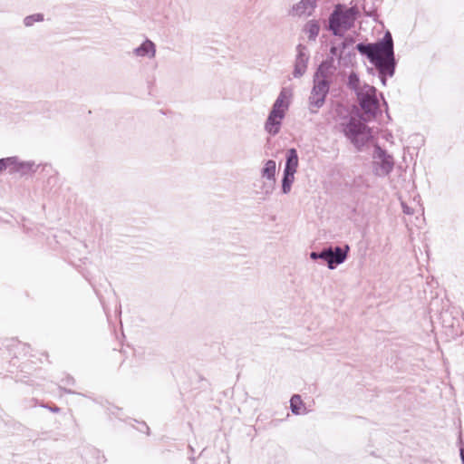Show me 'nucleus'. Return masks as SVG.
<instances>
[{
  "label": "nucleus",
  "instance_id": "obj_20",
  "mask_svg": "<svg viewBox=\"0 0 464 464\" xmlns=\"http://www.w3.org/2000/svg\"><path fill=\"white\" fill-rule=\"evenodd\" d=\"M44 21V15L42 14H31V15H28L26 16L24 19V24L26 26V27H30L32 26L34 23L36 22H42Z\"/></svg>",
  "mask_w": 464,
  "mask_h": 464
},
{
  "label": "nucleus",
  "instance_id": "obj_22",
  "mask_svg": "<svg viewBox=\"0 0 464 464\" xmlns=\"http://www.w3.org/2000/svg\"><path fill=\"white\" fill-rule=\"evenodd\" d=\"M403 213L406 215H412L413 209L410 207H408L405 203H401Z\"/></svg>",
  "mask_w": 464,
  "mask_h": 464
},
{
  "label": "nucleus",
  "instance_id": "obj_3",
  "mask_svg": "<svg viewBox=\"0 0 464 464\" xmlns=\"http://www.w3.org/2000/svg\"><path fill=\"white\" fill-rule=\"evenodd\" d=\"M367 118L362 115L351 116L341 123L344 136L358 149L362 147L372 137L370 128L365 124Z\"/></svg>",
  "mask_w": 464,
  "mask_h": 464
},
{
  "label": "nucleus",
  "instance_id": "obj_11",
  "mask_svg": "<svg viewBox=\"0 0 464 464\" xmlns=\"http://www.w3.org/2000/svg\"><path fill=\"white\" fill-rule=\"evenodd\" d=\"M275 172H276V162L274 160H268L266 163L265 169H263V177L266 175L267 181L263 184V188H266V193H270L275 186Z\"/></svg>",
  "mask_w": 464,
  "mask_h": 464
},
{
  "label": "nucleus",
  "instance_id": "obj_7",
  "mask_svg": "<svg viewBox=\"0 0 464 464\" xmlns=\"http://www.w3.org/2000/svg\"><path fill=\"white\" fill-rule=\"evenodd\" d=\"M373 158V171L376 176L385 177L389 175L394 167L393 157L387 153L379 145H375L372 153Z\"/></svg>",
  "mask_w": 464,
  "mask_h": 464
},
{
  "label": "nucleus",
  "instance_id": "obj_28",
  "mask_svg": "<svg viewBox=\"0 0 464 464\" xmlns=\"http://www.w3.org/2000/svg\"><path fill=\"white\" fill-rule=\"evenodd\" d=\"M52 411H54V412H57L59 411V408L55 407V408L52 409Z\"/></svg>",
  "mask_w": 464,
  "mask_h": 464
},
{
  "label": "nucleus",
  "instance_id": "obj_13",
  "mask_svg": "<svg viewBox=\"0 0 464 464\" xmlns=\"http://www.w3.org/2000/svg\"><path fill=\"white\" fill-rule=\"evenodd\" d=\"M316 6V0H301L294 5L293 10L297 15L311 14Z\"/></svg>",
  "mask_w": 464,
  "mask_h": 464
},
{
  "label": "nucleus",
  "instance_id": "obj_5",
  "mask_svg": "<svg viewBox=\"0 0 464 464\" xmlns=\"http://www.w3.org/2000/svg\"><path fill=\"white\" fill-rule=\"evenodd\" d=\"M355 20L353 8L344 11L336 8L329 17V29L336 36H342L353 24Z\"/></svg>",
  "mask_w": 464,
  "mask_h": 464
},
{
  "label": "nucleus",
  "instance_id": "obj_27",
  "mask_svg": "<svg viewBox=\"0 0 464 464\" xmlns=\"http://www.w3.org/2000/svg\"><path fill=\"white\" fill-rule=\"evenodd\" d=\"M73 383H74V380H73V378H72V377H68V378L66 379V384H68V385H69V384H73Z\"/></svg>",
  "mask_w": 464,
  "mask_h": 464
},
{
  "label": "nucleus",
  "instance_id": "obj_29",
  "mask_svg": "<svg viewBox=\"0 0 464 464\" xmlns=\"http://www.w3.org/2000/svg\"><path fill=\"white\" fill-rule=\"evenodd\" d=\"M64 391H65L66 392H68V393H72V391H70V390H66V389H65Z\"/></svg>",
  "mask_w": 464,
  "mask_h": 464
},
{
  "label": "nucleus",
  "instance_id": "obj_4",
  "mask_svg": "<svg viewBox=\"0 0 464 464\" xmlns=\"http://www.w3.org/2000/svg\"><path fill=\"white\" fill-rule=\"evenodd\" d=\"M286 99V91L283 89L274 102L265 124V130L271 135H276L280 130L282 121L285 118V111L288 110L289 106Z\"/></svg>",
  "mask_w": 464,
  "mask_h": 464
},
{
  "label": "nucleus",
  "instance_id": "obj_1",
  "mask_svg": "<svg viewBox=\"0 0 464 464\" xmlns=\"http://www.w3.org/2000/svg\"><path fill=\"white\" fill-rule=\"evenodd\" d=\"M356 49L360 53L365 55L375 67L388 65L392 70V65H396L393 40L390 32H386L383 37L376 43L358 44Z\"/></svg>",
  "mask_w": 464,
  "mask_h": 464
},
{
  "label": "nucleus",
  "instance_id": "obj_25",
  "mask_svg": "<svg viewBox=\"0 0 464 464\" xmlns=\"http://www.w3.org/2000/svg\"><path fill=\"white\" fill-rule=\"evenodd\" d=\"M352 43H353V41L351 40V41L349 42V44H352ZM341 45H342V49H343V50H344V49L347 47V45H348V42H347V40H344V41L341 44Z\"/></svg>",
  "mask_w": 464,
  "mask_h": 464
},
{
  "label": "nucleus",
  "instance_id": "obj_19",
  "mask_svg": "<svg viewBox=\"0 0 464 464\" xmlns=\"http://www.w3.org/2000/svg\"><path fill=\"white\" fill-rule=\"evenodd\" d=\"M347 85L351 90L354 91L356 94L361 91L362 87H360V79L357 73L353 72L350 73Z\"/></svg>",
  "mask_w": 464,
  "mask_h": 464
},
{
  "label": "nucleus",
  "instance_id": "obj_21",
  "mask_svg": "<svg viewBox=\"0 0 464 464\" xmlns=\"http://www.w3.org/2000/svg\"><path fill=\"white\" fill-rule=\"evenodd\" d=\"M310 258L313 259V260H316V259H323L324 260V255H323V250L321 252H311L310 253Z\"/></svg>",
  "mask_w": 464,
  "mask_h": 464
},
{
  "label": "nucleus",
  "instance_id": "obj_18",
  "mask_svg": "<svg viewBox=\"0 0 464 464\" xmlns=\"http://www.w3.org/2000/svg\"><path fill=\"white\" fill-rule=\"evenodd\" d=\"M305 31L310 40H314L319 34L320 26L314 21H309L305 25Z\"/></svg>",
  "mask_w": 464,
  "mask_h": 464
},
{
  "label": "nucleus",
  "instance_id": "obj_12",
  "mask_svg": "<svg viewBox=\"0 0 464 464\" xmlns=\"http://www.w3.org/2000/svg\"><path fill=\"white\" fill-rule=\"evenodd\" d=\"M133 54L138 57L154 58L156 54V45L152 41L146 39L140 46L133 50Z\"/></svg>",
  "mask_w": 464,
  "mask_h": 464
},
{
  "label": "nucleus",
  "instance_id": "obj_24",
  "mask_svg": "<svg viewBox=\"0 0 464 464\" xmlns=\"http://www.w3.org/2000/svg\"><path fill=\"white\" fill-rule=\"evenodd\" d=\"M330 53L331 54L334 55V56H337L339 55V47L338 46H334L333 45L330 49Z\"/></svg>",
  "mask_w": 464,
  "mask_h": 464
},
{
  "label": "nucleus",
  "instance_id": "obj_6",
  "mask_svg": "<svg viewBox=\"0 0 464 464\" xmlns=\"http://www.w3.org/2000/svg\"><path fill=\"white\" fill-rule=\"evenodd\" d=\"M359 104L365 118L370 119L376 116L379 111V101L377 98V89L374 86L364 84L357 93Z\"/></svg>",
  "mask_w": 464,
  "mask_h": 464
},
{
  "label": "nucleus",
  "instance_id": "obj_16",
  "mask_svg": "<svg viewBox=\"0 0 464 464\" xmlns=\"http://www.w3.org/2000/svg\"><path fill=\"white\" fill-rule=\"evenodd\" d=\"M395 67L396 65H392V69L391 70L388 65L381 66V67H375L378 71L379 78L382 83V85H386L387 82V77H392L395 72Z\"/></svg>",
  "mask_w": 464,
  "mask_h": 464
},
{
  "label": "nucleus",
  "instance_id": "obj_2",
  "mask_svg": "<svg viewBox=\"0 0 464 464\" xmlns=\"http://www.w3.org/2000/svg\"><path fill=\"white\" fill-rule=\"evenodd\" d=\"M333 63V58L323 62L314 76V86L309 96V109L312 113H316L325 102L329 92L330 82L328 81L329 69Z\"/></svg>",
  "mask_w": 464,
  "mask_h": 464
},
{
  "label": "nucleus",
  "instance_id": "obj_8",
  "mask_svg": "<svg viewBox=\"0 0 464 464\" xmlns=\"http://www.w3.org/2000/svg\"><path fill=\"white\" fill-rule=\"evenodd\" d=\"M349 249L348 245H345L344 248L340 246L324 248V260L327 263L328 268L334 269L338 265L343 264L347 258Z\"/></svg>",
  "mask_w": 464,
  "mask_h": 464
},
{
  "label": "nucleus",
  "instance_id": "obj_15",
  "mask_svg": "<svg viewBox=\"0 0 464 464\" xmlns=\"http://www.w3.org/2000/svg\"><path fill=\"white\" fill-rule=\"evenodd\" d=\"M297 166H298L297 151L295 149H290L287 151L286 161H285V166L284 170L287 171V172L295 173Z\"/></svg>",
  "mask_w": 464,
  "mask_h": 464
},
{
  "label": "nucleus",
  "instance_id": "obj_10",
  "mask_svg": "<svg viewBox=\"0 0 464 464\" xmlns=\"http://www.w3.org/2000/svg\"><path fill=\"white\" fill-rule=\"evenodd\" d=\"M304 47L298 45V53L295 60L294 76L298 78L304 75L307 68L308 56L304 52Z\"/></svg>",
  "mask_w": 464,
  "mask_h": 464
},
{
  "label": "nucleus",
  "instance_id": "obj_9",
  "mask_svg": "<svg viewBox=\"0 0 464 464\" xmlns=\"http://www.w3.org/2000/svg\"><path fill=\"white\" fill-rule=\"evenodd\" d=\"M10 161L6 162V169L9 173H18L21 176L26 175L34 171V162L33 161H19L17 157L6 158Z\"/></svg>",
  "mask_w": 464,
  "mask_h": 464
},
{
  "label": "nucleus",
  "instance_id": "obj_23",
  "mask_svg": "<svg viewBox=\"0 0 464 464\" xmlns=\"http://www.w3.org/2000/svg\"><path fill=\"white\" fill-rule=\"evenodd\" d=\"M10 161L9 160H6V158L0 160V172L4 169H6V162Z\"/></svg>",
  "mask_w": 464,
  "mask_h": 464
},
{
  "label": "nucleus",
  "instance_id": "obj_14",
  "mask_svg": "<svg viewBox=\"0 0 464 464\" xmlns=\"http://www.w3.org/2000/svg\"><path fill=\"white\" fill-rule=\"evenodd\" d=\"M290 409L293 414L301 415L307 413L304 403L299 394H294L290 399Z\"/></svg>",
  "mask_w": 464,
  "mask_h": 464
},
{
  "label": "nucleus",
  "instance_id": "obj_17",
  "mask_svg": "<svg viewBox=\"0 0 464 464\" xmlns=\"http://www.w3.org/2000/svg\"><path fill=\"white\" fill-rule=\"evenodd\" d=\"M294 180L295 173L284 170V175L282 179V191L284 194H287L290 192Z\"/></svg>",
  "mask_w": 464,
  "mask_h": 464
},
{
  "label": "nucleus",
  "instance_id": "obj_26",
  "mask_svg": "<svg viewBox=\"0 0 464 464\" xmlns=\"http://www.w3.org/2000/svg\"><path fill=\"white\" fill-rule=\"evenodd\" d=\"M460 459L462 464H464V447L460 449L459 450Z\"/></svg>",
  "mask_w": 464,
  "mask_h": 464
}]
</instances>
